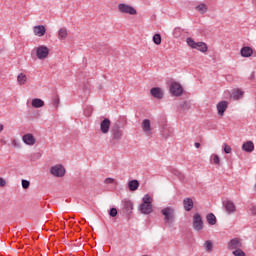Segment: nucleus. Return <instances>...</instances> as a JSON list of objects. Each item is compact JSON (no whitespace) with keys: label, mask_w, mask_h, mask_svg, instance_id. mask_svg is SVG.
<instances>
[{"label":"nucleus","mask_w":256,"mask_h":256,"mask_svg":"<svg viewBox=\"0 0 256 256\" xmlns=\"http://www.w3.org/2000/svg\"><path fill=\"white\" fill-rule=\"evenodd\" d=\"M123 123L124 125H121ZM127 125V117L122 116L118 121L113 123L110 133L112 135L113 141H121L123 139V129Z\"/></svg>","instance_id":"nucleus-1"},{"label":"nucleus","mask_w":256,"mask_h":256,"mask_svg":"<svg viewBox=\"0 0 256 256\" xmlns=\"http://www.w3.org/2000/svg\"><path fill=\"white\" fill-rule=\"evenodd\" d=\"M161 215H163L164 219V225L165 227H173L175 225V221L177 220V214L175 208L172 206H168L163 208L160 211Z\"/></svg>","instance_id":"nucleus-2"},{"label":"nucleus","mask_w":256,"mask_h":256,"mask_svg":"<svg viewBox=\"0 0 256 256\" xmlns=\"http://www.w3.org/2000/svg\"><path fill=\"white\" fill-rule=\"evenodd\" d=\"M139 209L143 215H150V213H153V198H151L149 194L144 195Z\"/></svg>","instance_id":"nucleus-3"},{"label":"nucleus","mask_w":256,"mask_h":256,"mask_svg":"<svg viewBox=\"0 0 256 256\" xmlns=\"http://www.w3.org/2000/svg\"><path fill=\"white\" fill-rule=\"evenodd\" d=\"M118 11L125 15H137V9L125 3L118 4Z\"/></svg>","instance_id":"nucleus-4"},{"label":"nucleus","mask_w":256,"mask_h":256,"mask_svg":"<svg viewBox=\"0 0 256 256\" xmlns=\"http://www.w3.org/2000/svg\"><path fill=\"white\" fill-rule=\"evenodd\" d=\"M192 227L194 231H202L204 225H203V217H201V214L195 213L192 218Z\"/></svg>","instance_id":"nucleus-5"},{"label":"nucleus","mask_w":256,"mask_h":256,"mask_svg":"<svg viewBox=\"0 0 256 256\" xmlns=\"http://www.w3.org/2000/svg\"><path fill=\"white\" fill-rule=\"evenodd\" d=\"M169 90L173 97H181L183 95V86H181L178 82H172Z\"/></svg>","instance_id":"nucleus-6"},{"label":"nucleus","mask_w":256,"mask_h":256,"mask_svg":"<svg viewBox=\"0 0 256 256\" xmlns=\"http://www.w3.org/2000/svg\"><path fill=\"white\" fill-rule=\"evenodd\" d=\"M122 213L129 216L133 213V201L129 199L122 200Z\"/></svg>","instance_id":"nucleus-7"},{"label":"nucleus","mask_w":256,"mask_h":256,"mask_svg":"<svg viewBox=\"0 0 256 256\" xmlns=\"http://www.w3.org/2000/svg\"><path fill=\"white\" fill-rule=\"evenodd\" d=\"M37 59L43 60L49 57V48L47 46H39L36 48Z\"/></svg>","instance_id":"nucleus-8"},{"label":"nucleus","mask_w":256,"mask_h":256,"mask_svg":"<svg viewBox=\"0 0 256 256\" xmlns=\"http://www.w3.org/2000/svg\"><path fill=\"white\" fill-rule=\"evenodd\" d=\"M51 175H54V177H64L65 176V167L63 165L58 164L55 166H52L50 169Z\"/></svg>","instance_id":"nucleus-9"},{"label":"nucleus","mask_w":256,"mask_h":256,"mask_svg":"<svg viewBox=\"0 0 256 256\" xmlns=\"http://www.w3.org/2000/svg\"><path fill=\"white\" fill-rule=\"evenodd\" d=\"M241 247H243V243H241L239 238L231 239L227 245V249H229V251H236L237 249H241Z\"/></svg>","instance_id":"nucleus-10"},{"label":"nucleus","mask_w":256,"mask_h":256,"mask_svg":"<svg viewBox=\"0 0 256 256\" xmlns=\"http://www.w3.org/2000/svg\"><path fill=\"white\" fill-rule=\"evenodd\" d=\"M228 108H229L228 101L222 100V101L218 102V104L216 105V109L218 111L219 117H223V115H225V111H227Z\"/></svg>","instance_id":"nucleus-11"},{"label":"nucleus","mask_w":256,"mask_h":256,"mask_svg":"<svg viewBox=\"0 0 256 256\" xmlns=\"http://www.w3.org/2000/svg\"><path fill=\"white\" fill-rule=\"evenodd\" d=\"M111 129V120L109 118H104L100 122V131L103 135H107Z\"/></svg>","instance_id":"nucleus-12"},{"label":"nucleus","mask_w":256,"mask_h":256,"mask_svg":"<svg viewBox=\"0 0 256 256\" xmlns=\"http://www.w3.org/2000/svg\"><path fill=\"white\" fill-rule=\"evenodd\" d=\"M160 133L164 139H169V137L173 135V128H171L168 124H164L161 127Z\"/></svg>","instance_id":"nucleus-13"},{"label":"nucleus","mask_w":256,"mask_h":256,"mask_svg":"<svg viewBox=\"0 0 256 256\" xmlns=\"http://www.w3.org/2000/svg\"><path fill=\"white\" fill-rule=\"evenodd\" d=\"M22 141L25 143V145L33 146L35 143H37V140L35 139V136L31 133L24 134L22 136Z\"/></svg>","instance_id":"nucleus-14"},{"label":"nucleus","mask_w":256,"mask_h":256,"mask_svg":"<svg viewBox=\"0 0 256 256\" xmlns=\"http://www.w3.org/2000/svg\"><path fill=\"white\" fill-rule=\"evenodd\" d=\"M96 50L98 53H103V55H111V52L113 51L107 44H98Z\"/></svg>","instance_id":"nucleus-15"},{"label":"nucleus","mask_w":256,"mask_h":256,"mask_svg":"<svg viewBox=\"0 0 256 256\" xmlns=\"http://www.w3.org/2000/svg\"><path fill=\"white\" fill-rule=\"evenodd\" d=\"M242 151H245V153H253L255 151V144L253 141L249 140L244 142L242 145Z\"/></svg>","instance_id":"nucleus-16"},{"label":"nucleus","mask_w":256,"mask_h":256,"mask_svg":"<svg viewBox=\"0 0 256 256\" xmlns=\"http://www.w3.org/2000/svg\"><path fill=\"white\" fill-rule=\"evenodd\" d=\"M223 205L227 213H229L230 215L231 213H235V211H237V207L235 206V203H233L231 200H227L223 202Z\"/></svg>","instance_id":"nucleus-17"},{"label":"nucleus","mask_w":256,"mask_h":256,"mask_svg":"<svg viewBox=\"0 0 256 256\" xmlns=\"http://www.w3.org/2000/svg\"><path fill=\"white\" fill-rule=\"evenodd\" d=\"M150 95H152L154 99H163V91L159 87H153L150 89Z\"/></svg>","instance_id":"nucleus-18"},{"label":"nucleus","mask_w":256,"mask_h":256,"mask_svg":"<svg viewBox=\"0 0 256 256\" xmlns=\"http://www.w3.org/2000/svg\"><path fill=\"white\" fill-rule=\"evenodd\" d=\"M140 185H141V183H139V180H137V179L128 181V189L131 192L137 191V189H139Z\"/></svg>","instance_id":"nucleus-19"},{"label":"nucleus","mask_w":256,"mask_h":256,"mask_svg":"<svg viewBox=\"0 0 256 256\" xmlns=\"http://www.w3.org/2000/svg\"><path fill=\"white\" fill-rule=\"evenodd\" d=\"M31 105L34 109H41V107H45V101L41 100V98H34L31 101Z\"/></svg>","instance_id":"nucleus-20"},{"label":"nucleus","mask_w":256,"mask_h":256,"mask_svg":"<svg viewBox=\"0 0 256 256\" xmlns=\"http://www.w3.org/2000/svg\"><path fill=\"white\" fill-rule=\"evenodd\" d=\"M183 207L186 211H192L194 207L193 199L191 198H184L183 200Z\"/></svg>","instance_id":"nucleus-21"},{"label":"nucleus","mask_w":256,"mask_h":256,"mask_svg":"<svg viewBox=\"0 0 256 256\" xmlns=\"http://www.w3.org/2000/svg\"><path fill=\"white\" fill-rule=\"evenodd\" d=\"M240 54L243 57H251V55H253V48L249 46H244L241 48Z\"/></svg>","instance_id":"nucleus-22"},{"label":"nucleus","mask_w":256,"mask_h":256,"mask_svg":"<svg viewBox=\"0 0 256 256\" xmlns=\"http://www.w3.org/2000/svg\"><path fill=\"white\" fill-rule=\"evenodd\" d=\"M141 127L144 133H149V131H151V120L144 119L142 121Z\"/></svg>","instance_id":"nucleus-23"},{"label":"nucleus","mask_w":256,"mask_h":256,"mask_svg":"<svg viewBox=\"0 0 256 256\" xmlns=\"http://www.w3.org/2000/svg\"><path fill=\"white\" fill-rule=\"evenodd\" d=\"M197 51H200V53H207L209 51V46H207V43L205 42H197L196 48Z\"/></svg>","instance_id":"nucleus-24"},{"label":"nucleus","mask_w":256,"mask_h":256,"mask_svg":"<svg viewBox=\"0 0 256 256\" xmlns=\"http://www.w3.org/2000/svg\"><path fill=\"white\" fill-rule=\"evenodd\" d=\"M206 221L208 225H217V217L213 213H209L206 215Z\"/></svg>","instance_id":"nucleus-25"},{"label":"nucleus","mask_w":256,"mask_h":256,"mask_svg":"<svg viewBox=\"0 0 256 256\" xmlns=\"http://www.w3.org/2000/svg\"><path fill=\"white\" fill-rule=\"evenodd\" d=\"M195 9L200 13L201 15H205L207 13V6L205 4H199L198 6L195 7Z\"/></svg>","instance_id":"nucleus-26"},{"label":"nucleus","mask_w":256,"mask_h":256,"mask_svg":"<svg viewBox=\"0 0 256 256\" xmlns=\"http://www.w3.org/2000/svg\"><path fill=\"white\" fill-rule=\"evenodd\" d=\"M171 173L178 177L180 181H183L185 179V175H183V173H181V171H179L178 169L172 168Z\"/></svg>","instance_id":"nucleus-27"},{"label":"nucleus","mask_w":256,"mask_h":256,"mask_svg":"<svg viewBox=\"0 0 256 256\" xmlns=\"http://www.w3.org/2000/svg\"><path fill=\"white\" fill-rule=\"evenodd\" d=\"M17 81H18L19 85H25V83H27V75L20 73L17 76Z\"/></svg>","instance_id":"nucleus-28"},{"label":"nucleus","mask_w":256,"mask_h":256,"mask_svg":"<svg viewBox=\"0 0 256 256\" xmlns=\"http://www.w3.org/2000/svg\"><path fill=\"white\" fill-rule=\"evenodd\" d=\"M152 41L155 45H161V34L160 33H155L154 36L152 37Z\"/></svg>","instance_id":"nucleus-29"},{"label":"nucleus","mask_w":256,"mask_h":256,"mask_svg":"<svg viewBox=\"0 0 256 256\" xmlns=\"http://www.w3.org/2000/svg\"><path fill=\"white\" fill-rule=\"evenodd\" d=\"M186 43H187L188 47H190L191 49H197V42H195V40H193V38H191V37L187 38Z\"/></svg>","instance_id":"nucleus-30"},{"label":"nucleus","mask_w":256,"mask_h":256,"mask_svg":"<svg viewBox=\"0 0 256 256\" xmlns=\"http://www.w3.org/2000/svg\"><path fill=\"white\" fill-rule=\"evenodd\" d=\"M204 248L207 253H211V251H213V242L211 240H207L204 243Z\"/></svg>","instance_id":"nucleus-31"},{"label":"nucleus","mask_w":256,"mask_h":256,"mask_svg":"<svg viewBox=\"0 0 256 256\" xmlns=\"http://www.w3.org/2000/svg\"><path fill=\"white\" fill-rule=\"evenodd\" d=\"M33 31L34 33H46L47 29L45 28L44 25H39V26H34Z\"/></svg>","instance_id":"nucleus-32"},{"label":"nucleus","mask_w":256,"mask_h":256,"mask_svg":"<svg viewBox=\"0 0 256 256\" xmlns=\"http://www.w3.org/2000/svg\"><path fill=\"white\" fill-rule=\"evenodd\" d=\"M179 109H181V111H189V109H191V104H189L187 101H184L180 104Z\"/></svg>","instance_id":"nucleus-33"},{"label":"nucleus","mask_w":256,"mask_h":256,"mask_svg":"<svg viewBox=\"0 0 256 256\" xmlns=\"http://www.w3.org/2000/svg\"><path fill=\"white\" fill-rule=\"evenodd\" d=\"M232 97L233 99H241V97H243V91H241L240 89L234 90L232 92Z\"/></svg>","instance_id":"nucleus-34"},{"label":"nucleus","mask_w":256,"mask_h":256,"mask_svg":"<svg viewBox=\"0 0 256 256\" xmlns=\"http://www.w3.org/2000/svg\"><path fill=\"white\" fill-rule=\"evenodd\" d=\"M232 255H234V256H247V254H245V252L241 248H239L237 250H234L232 252Z\"/></svg>","instance_id":"nucleus-35"},{"label":"nucleus","mask_w":256,"mask_h":256,"mask_svg":"<svg viewBox=\"0 0 256 256\" xmlns=\"http://www.w3.org/2000/svg\"><path fill=\"white\" fill-rule=\"evenodd\" d=\"M223 151L224 153H226V155H229V153H231L232 149H231V146H229L227 143H224L223 145Z\"/></svg>","instance_id":"nucleus-36"},{"label":"nucleus","mask_w":256,"mask_h":256,"mask_svg":"<svg viewBox=\"0 0 256 256\" xmlns=\"http://www.w3.org/2000/svg\"><path fill=\"white\" fill-rule=\"evenodd\" d=\"M31 186V182H29V180H22V188L23 189H29V187Z\"/></svg>","instance_id":"nucleus-37"},{"label":"nucleus","mask_w":256,"mask_h":256,"mask_svg":"<svg viewBox=\"0 0 256 256\" xmlns=\"http://www.w3.org/2000/svg\"><path fill=\"white\" fill-rule=\"evenodd\" d=\"M213 163H214V165H219V163H221V158H219V155L214 154Z\"/></svg>","instance_id":"nucleus-38"},{"label":"nucleus","mask_w":256,"mask_h":256,"mask_svg":"<svg viewBox=\"0 0 256 256\" xmlns=\"http://www.w3.org/2000/svg\"><path fill=\"white\" fill-rule=\"evenodd\" d=\"M117 208H110L109 215L110 217H115L117 215Z\"/></svg>","instance_id":"nucleus-39"},{"label":"nucleus","mask_w":256,"mask_h":256,"mask_svg":"<svg viewBox=\"0 0 256 256\" xmlns=\"http://www.w3.org/2000/svg\"><path fill=\"white\" fill-rule=\"evenodd\" d=\"M57 37H58V39L63 41V39H67V33H58Z\"/></svg>","instance_id":"nucleus-40"},{"label":"nucleus","mask_w":256,"mask_h":256,"mask_svg":"<svg viewBox=\"0 0 256 256\" xmlns=\"http://www.w3.org/2000/svg\"><path fill=\"white\" fill-rule=\"evenodd\" d=\"M104 183H106L107 185H111V184L115 183V179H113V178H106Z\"/></svg>","instance_id":"nucleus-41"},{"label":"nucleus","mask_w":256,"mask_h":256,"mask_svg":"<svg viewBox=\"0 0 256 256\" xmlns=\"http://www.w3.org/2000/svg\"><path fill=\"white\" fill-rule=\"evenodd\" d=\"M53 106L54 107H59V97H55V98H53Z\"/></svg>","instance_id":"nucleus-42"},{"label":"nucleus","mask_w":256,"mask_h":256,"mask_svg":"<svg viewBox=\"0 0 256 256\" xmlns=\"http://www.w3.org/2000/svg\"><path fill=\"white\" fill-rule=\"evenodd\" d=\"M5 185H7V181L3 177H0V187H5Z\"/></svg>","instance_id":"nucleus-43"},{"label":"nucleus","mask_w":256,"mask_h":256,"mask_svg":"<svg viewBox=\"0 0 256 256\" xmlns=\"http://www.w3.org/2000/svg\"><path fill=\"white\" fill-rule=\"evenodd\" d=\"M250 211H251L252 215H256V205L252 206L250 208Z\"/></svg>","instance_id":"nucleus-44"},{"label":"nucleus","mask_w":256,"mask_h":256,"mask_svg":"<svg viewBox=\"0 0 256 256\" xmlns=\"http://www.w3.org/2000/svg\"><path fill=\"white\" fill-rule=\"evenodd\" d=\"M58 33H67V28L63 27L58 30Z\"/></svg>","instance_id":"nucleus-45"},{"label":"nucleus","mask_w":256,"mask_h":256,"mask_svg":"<svg viewBox=\"0 0 256 256\" xmlns=\"http://www.w3.org/2000/svg\"><path fill=\"white\" fill-rule=\"evenodd\" d=\"M174 33H183V29L181 28H175Z\"/></svg>","instance_id":"nucleus-46"},{"label":"nucleus","mask_w":256,"mask_h":256,"mask_svg":"<svg viewBox=\"0 0 256 256\" xmlns=\"http://www.w3.org/2000/svg\"><path fill=\"white\" fill-rule=\"evenodd\" d=\"M84 114L86 115V117H91V112H89V110H85Z\"/></svg>","instance_id":"nucleus-47"},{"label":"nucleus","mask_w":256,"mask_h":256,"mask_svg":"<svg viewBox=\"0 0 256 256\" xmlns=\"http://www.w3.org/2000/svg\"><path fill=\"white\" fill-rule=\"evenodd\" d=\"M194 146L196 147V149H199V147H201V143L196 142V143L194 144Z\"/></svg>","instance_id":"nucleus-48"},{"label":"nucleus","mask_w":256,"mask_h":256,"mask_svg":"<svg viewBox=\"0 0 256 256\" xmlns=\"http://www.w3.org/2000/svg\"><path fill=\"white\" fill-rule=\"evenodd\" d=\"M36 35H38V37H43V35H45V33H36Z\"/></svg>","instance_id":"nucleus-49"},{"label":"nucleus","mask_w":256,"mask_h":256,"mask_svg":"<svg viewBox=\"0 0 256 256\" xmlns=\"http://www.w3.org/2000/svg\"><path fill=\"white\" fill-rule=\"evenodd\" d=\"M3 131V124H0V133Z\"/></svg>","instance_id":"nucleus-50"}]
</instances>
